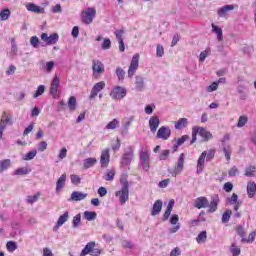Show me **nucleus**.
<instances>
[{"mask_svg": "<svg viewBox=\"0 0 256 256\" xmlns=\"http://www.w3.org/2000/svg\"><path fill=\"white\" fill-rule=\"evenodd\" d=\"M120 183L122 185L121 190L116 191V197H119V201L121 205H125L127 201H129V180H127V176H124L120 179Z\"/></svg>", "mask_w": 256, "mask_h": 256, "instance_id": "f257e3e1", "label": "nucleus"}, {"mask_svg": "<svg viewBox=\"0 0 256 256\" xmlns=\"http://www.w3.org/2000/svg\"><path fill=\"white\" fill-rule=\"evenodd\" d=\"M197 135H200L205 143L213 138V134L207 131V129L203 127H194L192 130V140L190 142L191 145L197 141Z\"/></svg>", "mask_w": 256, "mask_h": 256, "instance_id": "f03ea898", "label": "nucleus"}, {"mask_svg": "<svg viewBox=\"0 0 256 256\" xmlns=\"http://www.w3.org/2000/svg\"><path fill=\"white\" fill-rule=\"evenodd\" d=\"M99 256L101 255V249L95 248V241H91L87 243V245L83 248V250L80 253V256Z\"/></svg>", "mask_w": 256, "mask_h": 256, "instance_id": "7ed1b4c3", "label": "nucleus"}, {"mask_svg": "<svg viewBox=\"0 0 256 256\" xmlns=\"http://www.w3.org/2000/svg\"><path fill=\"white\" fill-rule=\"evenodd\" d=\"M95 15H97V10H95V8H87L82 11V23L91 25L95 19Z\"/></svg>", "mask_w": 256, "mask_h": 256, "instance_id": "20e7f679", "label": "nucleus"}, {"mask_svg": "<svg viewBox=\"0 0 256 256\" xmlns=\"http://www.w3.org/2000/svg\"><path fill=\"white\" fill-rule=\"evenodd\" d=\"M127 95V89L116 86L113 88V90L110 93V97L114 100H121Z\"/></svg>", "mask_w": 256, "mask_h": 256, "instance_id": "39448f33", "label": "nucleus"}, {"mask_svg": "<svg viewBox=\"0 0 256 256\" xmlns=\"http://www.w3.org/2000/svg\"><path fill=\"white\" fill-rule=\"evenodd\" d=\"M184 165H185V154L182 153V154H180V156L178 158V162H177L176 166L171 171L172 177H177V175H179V173H181V171H183Z\"/></svg>", "mask_w": 256, "mask_h": 256, "instance_id": "423d86ee", "label": "nucleus"}, {"mask_svg": "<svg viewBox=\"0 0 256 256\" xmlns=\"http://www.w3.org/2000/svg\"><path fill=\"white\" fill-rule=\"evenodd\" d=\"M139 69V54H135L132 57L129 69H128V77L131 79L133 75H135V72Z\"/></svg>", "mask_w": 256, "mask_h": 256, "instance_id": "0eeeda50", "label": "nucleus"}, {"mask_svg": "<svg viewBox=\"0 0 256 256\" xmlns=\"http://www.w3.org/2000/svg\"><path fill=\"white\" fill-rule=\"evenodd\" d=\"M171 137V129H169L167 126H161L158 129L156 139H163V141H167Z\"/></svg>", "mask_w": 256, "mask_h": 256, "instance_id": "6e6552de", "label": "nucleus"}, {"mask_svg": "<svg viewBox=\"0 0 256 256\" xmlns=\"http://www.w3.org/2000/svg\"><path fill=\"white\" fill-rule=\"evenodd\" d=\"M131 161H133V148L128 147V150L122 155L121 165H131Z\"/></svg>", "mask_w": 256, "mask_h": 256, "instance_id": "1a4fd4ad", "label": "nucleus"}, {"mask_svg": "<svg viewBox=\"0 0 256 256\" xmlns=\"http://www.w3.org/2000/svg\"><path fill=\"white\" fill-rule=\"evenodd\" d=\"M58 91H59V77L54 76L50 86V95L53 97V99H57V97H59Z\"/></svg>", "mask_w": 256, "mask_h": 256, "instance_id": "9d476101", "label": "nucleus"}, {"mask_svg": "<svg viewBox=\"0 0 256 256\" xmlns=\"http://www.w3.org/2000/svg\"><path fill=\"white\" fill-rule=\"evenodd\" d=\"M194 207L196 209H207V207H209V199H207V197L205 196H200L196 198L194 202Z\"/></svg>", "mask_w": 256, "mask_h": 256, "instance_id": "9b49d317", "label": "nucleus"}, {"mask_svg": "<svg viewBox=\"0 0 256 256\" xmlns=\"http://www.w3.org/2000/svg\"><path fill=\"white\" fill-rule=\"evenodd\" d=\"M103 89H105V81L96 83L91 90L89 99H95L99 92L103 91Z\"/></svg>", "mask_w": 256, "mask_h": 256, "instance_id": "f8f14e48", "label": "nucleus"}, {"mask_svg": "<svg viewBox=\"0 0 256 256\" xmlns=\"http://www.w3.org/2000/svg\"><path fill=\"white\" fill-rule=\"evenodd\" d=\"M111 161V155L109 154V148L102 151L100 156V163L102 168L109 167V162Z\"/></svg>", "mask_w": 256, "mask_h": 256, "instance_id": "ddd939ff", "label": "nucleus"}, {"mask_svg": "<svg viewBox=\"0 0 256 256\" xmlns=\"http://www.w3.org/2000/svg\"><path fill=\"white\" fill-rule=\"evenodd\" d=\"M161 121L159 120V116L154 115L149 119V127L151 133H157V129H159V125Z\"/></svg>", "mask_w": 256, "mask_h": 256, "instance_id": "4468645a", "label": "nucleus"}, {"mask_svg": "<svg viewBox=\"0 0 256 256\" xmlns=\"http://www.w3.org/2000/svg\"><path fill=\"white\" fill-rule=\"evenodd\" d=\"M219 195H214L211 197V201L208 205L209 209L207 210V213H215L217 211V207H219Z\"/></svg>", "mask_w": 256, "mask_h": 256, "instance_id": "2eb2a0df", "label": "nucleus"}, {"mask_svg": "<svg viewBox=\"0 0 256 256\" xmlns=\"http://www.w3.org/2000/svg\"><path fill=\"white\" fill-rule=\"evenodd\" d=\"M207 157V151H203L197 161V173H202L205 167V159Z\"/></svg>", "mask_w": 256, "mask_h": 256, "instance_id": "dca6fc26", "label": "nucleus"}, {"mask_svg": "<svg viewBox=\"0 0 256 256\" xmlns=\"http://www.w3.org/2000/svg\"><path fill=\"white\" fill-rule=\"evenodd\" d=\"M163 209V201L156 200L152 206L151 215L152 217H155L161 213V210Z\"/></svg>", "mask_w": 256, "mask_h": 256, "instance_id": "f3484780", "label": "nucleus"}, {"mask_svg": "<svg viewBox=\"0 0 256 256\" xmlns=\"http://www.w3.org/2000/svg\"><path fill=\"white\" fill-rule=\"evenodd\" d=\"M92 69L94 75H96V73L97 75H103V73H105V66L103 65V63H101V61H93Z\"/></svg>", "mask_w": 256, "mask_h": 256, "instance_id": "a211bd4d", "label": "nucleus"}, {"mask_svg": "<svg viewBox=\"0 0 256 256\" xmlns=\"http://www.w3.org/2000/svg\"><path fill=\"white\" fill-rule=\"evenodd\" d=\"M68 220H69V211H66L63 213V215L59 216L57 224L54 227V231H57V228L62 227V225L67 223Z\"/></svg>", "mask_w": 256, "mask_h": 256, "instance_id": "6ab92c4d", "label": "nucleus"}, {"mask_svg": "<svg viewBox=\"0 0 256 256\" xmlns=\"http://www.w3.org/2000/svg\"><path fill=\"white\" fill-rule=\"evenodd\" d=\"M233 9H235L234 5L222 6L220 9H218V17H227V13H229V11H233Z\"/></svg>", "mask_w": 256, "mask_h": 256, "instance_id": "aec40b11", "label": "nucleus"}, {"mask_svg": "<svg viewBox=\"0 0 256 256\" xmlns=\"http://www.w3.org/2000/svg\"><path fill=\"white\" fill-rule=\"evenodd\" d=\"M67 181V174H62L56 182V193H59L63 187H65V182Z\"/></svg>", "mask_w": 256, "mask_h": 256, "instance_id": "412c9836", "label": "nucleus"}, {"mask_svg": "<svg viewBox=\"0 0 256 256\" xmlns=\"http://www.w3.org/2000/svg\"><path fill=\"white\" fill-rule=\"evenodd\" d=\"M87 198V193L74 191L71 194L70 201H83V199Z\"/></svg>", "mask_w": 256, "mask_h": 256, "instance_id": "4be33fe9", "label": "nucleus"}, {"mask_svg": "<svg viewBox=\"0 0 256 256\" xmlns=\"http://www.w3.org/2000/svg\"><path fill=\"white\" fill-rule=\"evenodd\" d=\"M256 193V183L253 181L248 182L247 184V194L249 199H253Z\"/></svg>", "mask_w": 256, "mask_h": 256, "instance_id": "5701e85b", "label": "nucleus"}, {"mask_svg": "<svg viewBox=\"0 0 256 256\" xmlns=\"http://www.w3.org/2000/svg\"><path fill=\"white\" fill-rule=\"evenodd\" d=\"M135 79L136 91H143L145 89V79L142 76H136Z\"/></svg>", "mask_w": 256, "mask_h": 256, "instance_id": "b1692460", "label": "nucleus"}, {"mask_svg": "<svg viewBox=\"0 0 256 256\" xmlns=\"http://www.w3.org/2000/svg\"><path fill=\"white\" fill-rule=\"evenodd\" d=\"M27 9L28 11H30L31 13H45V8L37 6L36 4L30 3L27 5Z\"/></svg>", "mask_w": 256, "mask_h": 256, "instance_id": "393cba45", "label": "nucleus"}, {"mask_svg": "<svg viewBox=\"0 0 256 256\" xmlns=\"http://www.w3.org/2000/svg\"><path fill=\"white\" fill-rule=\"evenodd\" d=\"M97 163V158H86L83 161V169H91V167H94V165Z\"/></svg>", "mask_w": 256, "mask_h": 256, "instance_id": "a878e982", "label": "nucleus"}, {"mask_svg": "<svg viewBox=\"0 0 256 256\" xmlns=\"http://www.w3.org/2000/svg\"><path fill=\"white\" fill-rule=\"evenodd\" d=\"M245 91H247V88L245 86L239 85L237 87V93L239 95L240 101H245L247 99V92H245Z\"/></svg>", "mask_w": 256, "mask_h": 256, "instance_id": "bb28decb", "label": "nucleus"}, {"mask_svg": "<svg viewBox=\"0 0 256 256\" xmlns=\"http://www.w3.org/2000/svg\"><path fill=\"white\" fill-rule=\"evenodd\" d=\"M68 109L73 112L77 110V98L75 96H71L68 99Z\"/></svg>", "mask_w": 256, "mask_h": 256, "instance_id": "cd10ccee", "label": "nucleus"}, {"mask_svg": "<svg viewBox=\"0 0 256 256\" xmlns=\"http://www.w3.org/2000/svg\"><path fill=\"white\" fill-rule=\"evenodd\" d=\"M83 215L86 221H95L97 219V212L95 211H85Z\"/></svg>", "mask_w": 256, "mask_h": 256, "instance_id": "c85d7f7f", "label": "nucleus"}, {"mask_svg": "<svg viewBox=\"0 0 256 256\" xmlns=\"http://www.w3.org/2000/svg\"><path fill=\"white\" fill-rule=\"evenodd\" d=\"M11 167V159H4L0 161V173L7 171Z\"/></svg>", "mask_w": 256, "mask_h": 256, "instance_id": "c756f323", "label": "nucleus"}, {"mask_svg": "<svg viewBox=\"0 0 256 256\" xmlns=\"http://www.w3.org/2000/svg\"><path fill=\"white\" fill-rule=\"evenodd\" d=\"M212 31L216 33L218 41H223V30L219 26L212 24Z\"/></svg>", "mask_w": 256, "mask_h": 256, "instance_id": "7c9ffc66", "label": "nucleus"}, {"mask_svg": "<svg viewBox=\"0 0 256 256\" xmlns=\"http://www.w3.org/2000/svg\"><path fill=\"white\" fill-rule=\"evenodd\" d=\"M189 121L187 118H180L177 122H175V129H183V127H187Z\"/></svg>", "mask_w": 256, "mask_h": 256, "instance_id": "2f4dec72", "label": "nucleus"}, {"mask_svg": "<svg viewBox=\"0 0 256 256\" xmlns=\"http://www.w3.org/2000/svg\"><path fill=\"white\" fill-rule=\"evenodd\" d=\"M256 167L255 166H248L245 168V177H255Z\"/></svg>", "mask_w": 256, "mask_h": 256, "instance_id": "473e14b6", "label": "nucleus"}, {"mask_svg": "<svg viewBox=\"0 0 256 256\" xmlns=\"http://www.w3.org/2000/svg\"><path fill=\"white\" fill-rule=\"evenodd\" d=\"M9 17H11V10H9V8L3 9L0 12V20L1 21H7V19H9Z\"/></svg>", "mask_w": 256, "mask_h": 256, "instance_id": "72a5a7b5", "label": "nucleus"}, {"mask_svg": "<svg viewBox=\"0 0 256 256\" xmlns=\"http://www.w3.org/2000/svg\"><path fill=\"white\" fill-rule=\"evenodd\" d=\"M57 41H59V34L53 33L48 36V42L46 45H55V43H57Z\"/></svg>", "mask_w": 256, "mask_h": 256, "instance_id": "f704fd0d", "label": "nucleus"}, {"mask_svg": "<svg viewBox=\"0 0 256 256\" xmlns=\"http://www.w3.org/2000/svg\"><path fill=\"white\" fill-rule=\"evenodd\" d=\"M1 121H4L5 127H7V125H13V120L11 116L7 115V112H3Z\"/></svg>", "mask_w": 256, "mask_h": 256, "instance_id": "c9c22d12", "label": "nucleus"}, {"mask_svg": "<svg viewBox=\"0 0 256 256\" xmlns=\"http://www.w3.org/2000/svg\"><path fill=\"white\" fill-rule=\"evenodd\" d=\"M79 225H81V214H77L76 216L73 217L72 220V227L73 229L79 228Z\"/></svg>", "mask_w": 256, "mask_h": 256, "instance_id": "e433bc0d", "label": "nucleus"}, {"mask_svg": "<svg viewBox=\"0 0 256 256\" xmlns=\"http://www.w3.org/2000/svg\"><path fill=\"white\" fill-rule=\"evenodd\" d=\"M255 237H256V230L252 231L248 238H242L241 242L242 243H253L255 241Z\"/></svg>", "mask_w": 256, "mask_h": 256, "instance_id": "4c0bfd02", "label": "nucleus"}, {"mask_svg": "<svg viewBox=\"0 0 256 256\" xmlns=\"http://www.w3.org/2000/svg\"><path fill=\"white\" fill-rule=\"evenodd\" d=\"M197 243H205L207 241V231H202L198 234L196 238Z\"/></svg>", "mask_w": 256, "mask_h": 256, "instance_id": "58836bf2", "label": "nucleus"}, {"mask_svg": "<svg viewBox=\"0 0 256 256\" xmlns=\"http://www.w3.org/2000/svg\"><path fill=\"white\" fill-rule=\"evenodd\" d=\"M6 249H7V251H9V253H13V251H16V249H17V242L8 241L6 243Z\"/></svg>", "mask_w": 256, "mask_h": 256, "instance_id": "ea45409f", "label": "nucleus"}, {"mask_svg": "<svg viewBox=\"0 0 256 256\" xmlns=\"http://www.w3.org/2000/svg\"><path fill=\"white\" fill-rule=\"evenodd\" d=\"M222 147H223V153L227 161H231V146H226L225 144H222Z\"/></svg>", "mask_w": 256, "mask_h": 256, "instance_id": "a19ab883", "label": "nucleus"}, {"mask_svg": "<svg viewBox=\"0 0 256 256\" xmlns=\"http://www.w3.org/2000/svg\"><path fill=\"white\" fill-rule=\"evenodd\" d=\"M230 252L232 253V256H239L241 255V248H237V244L232 243Z\"/></svg>", "mask_w": 256, "mask_h": 256, "instance_id": "79ce46f5", "label": "nucleus"}, {"mask_svg": "<svg viewBox=\"0 0 256 256\" xmlns=\"http://www.w3.org/2000/svg\"><path fill=\"white\" fill-rule=\"evenodd\" d=\"M231 215H233V212L231 210H226L222 214V223H229V219H231Z\"/></svg>", "mask_w": 256, "mask_h": 256, "instance_id": "37998d69", "label": "nucleus"}, {"mask_svg": "<svg viewBox=\"0 0 256 256\" xmlns=\"http://www.w3.org/2000/svg\"><path fill=\"white\" fill-rule=\"evenodd\" d=\"M43 93H45V85H40L38 86L36 92L34 93L33 98L37 99V97H41Z\"/></svg>", "mask_w": 256, "mask_h": 256, "instance_id": "c03bdc74", "label": "nucleus"}, {"mask_svg": "<svg viewBox=\"0 0 256 256\" xmlns=\"http://www.w3.org/2000/svg\"><path fill=\"white\" fill-rule=\"evenodd\" d=\"M169 155H171L170 150H163L159 155V161H167V159H169Z\"/></svg>", "mask_w": 256, "mask_h": 256, "instance_id": "a18cd8bd", "label": "nucleus"}, {"mask_svg": "<svg viewBox=\"0 0 256 256\" xmlns=\"http://www.w3.org/2000/svg\"><path fill=\"white\" fill-rule=\"evenodd\" d=\"M39 197H41V193H37L34 196H27V203H30L31 205H33V203H35L36 201H38Z\"/></svg>", "mask_w": 256, "mask_h": 256, "instance_id": "49530a36", "label": "nucleus"}, {"mask_svg": "<svg viewBox=\"0 0 256 256\" xmlns=\"http://www.w3.org/2000/svg\"><path fill=\"white\" fill-rule=\"evenodd\" d=\"M116 75L118 77V81H124L125 80V72L123 71V68L118 67L116 69Z\"/></svg>", "mask_w": 256, "mask_h": 256, "instance_id": "de8ad7c7", "label": "nucleus"}, {"mask_svg": "<svg viewBox=\"0 0 256 256\" xmlns=\"http://www.w3.org/2000/svg\"><path fill=\"white\" fill-rule=\"evenodd\" d=\"M70 179L72 185H81V177H79V175L72 174Z\"/></svg>", "mask_w": 256, "mask_h": 256, "instance_id": "09e8293b", "label": "nucleus"}, {"mask_svg": "<svg viewBox=\"0 0 256 256\" xmlns=\"http://www.w3.org/2000/svg\"><path fill=\"white\" fill-rule=\"evenodd\" d=\"M37 156V150H33V151H30L28 152L24 159L25 161H31L32 159H35V157Z\"/></svg>", "mask_w": 256, "mask_h": 256, "instance_id": "8fccbe9b", "label": "nucleus"}, {"mask_svg": "<svg viewBox=\"0 0 256 256\" xmlns=\"http://www.w3.org/2000/svg\"><path fill=\"white\" fill-rule=\"evenodd\" d=\"M15 175H29V169L26 167L18 168L14 172Z\"/></svg>", "mask_w": 256, "mask_h": 256, "instance_id": "3c124183", "label": "nucleus"}, {"mask_svg": "<svg viewBox=\"0 0 256 256\" xmlns=\"http://www.w3.org/2000/svg\"><path fill=\"white\" fill-rule=\"evenodd\" d=\"M247 121L248 119L246 116H240L238 119L237 127H245V125H247Z\"/></svg>", "mask_w": 256, "mask_h": 256, "instance_id": "603ef678", "label": "nucleus"}, {"mask_svg": "<svg viewBox=\"0 0 256 256\" xmlns=\"http://www.w3.org/2000/svg\"><path fill=\"white\" fill-rule=\"evenodd\" d=\"M217 89H219V82L215 81L207 87V92L213 93V91H217Z\"/></svg>", "mask_w": 256, "mask_h": 256, "instance_id": "864d4df0", "label": "nucleus"}, {"mask_svg": "<svg viewBox=\"0 0 256 256\" xmlns=\"http://www.w3.org/2000/svg\"><path fill=\"white\" fill-rule=\"evenodd\" d=\"M30 44L32 45V47H34V49H37L39 47V37L32 36L30 38Z\"/></svg>", "mask_w": 256, "mask_h": 256, "instance_id": "5fc2aeb1", "label": "nucleus"}, {"mask_svg": "<svg viewBox=\"0 0 256 256\" xmlns=\"http://www.w3.org/2000/svg\"><path fill=\"white\" fill-rule=\"evenodd\" d=\"M104 179H105L106 181H113V179H115V171H113V170H108L107 173H106V175H105V177H104Z\"/></svg>", "mask_w": 256, "mask_h": 256, "instance_id": "6e6d98bb", "label": "nucleus"}, {"mask_svg": "<svg viewBox=\"0 0 256 256\" xmlns=\"http://www.w3.org/2000/svg\"><path fill=\"white\" fill-rule=\"evenodd\" d=\"M117 125H119V120L113 119L107 124L106 129H117Z\"/></svg>", "mask_w": 256, "mask_h": 256, "instance_id": "4d7b16f0", "label": "nucleus"}, {"mask_svg": "<svg viewBox=\"0 0 256 256\" xmlns=\"http://www.w3.org/2000/svg\"><path fill=\"white\" fill-rule=\"evenodd\" d=\"M102 49L107 51V49H111V40L109 38H105L102 43Z\"/></svg>", "mask_w": 256, "mask_h": 256, "instance_id": "13d9d810", "label": "nucleus"}, {"mask_svg": "<svg viewBox=\"0 0 256 256\" xmlns=\"http://www.w3.org/2000/svg\"><path fill=\"white\" fill-rule=\"evenodd\" d=\"M229 177H236V175H239V168L237 166H233L229 171H228Z\"/></svg>", "mask_w": 256, "mask_h": 256, "instance_id": "bf43d9fd", "label": "nucleus"}, {"mask_svg": "<svg viewBox=\"0 0 256 256\" xmlns=\"http://www.w3.org/2000/svg\"><path fill=\"white\" fill-rule=\"evenodd\" d=\"M165 55V50L163 49L162 45H157L156 48V57H163Z\"/></svg>", "mask_w": 256, "mask_h": 256, "instance_id": "052dcab7", "label": "nucleus"}, {"mask_svg": "<svg viewBox=\"0 0 256 256\" xmlns=\"http://www.w3.org/2000/svg\"><path fill=\"white\" fill-rule=\"evenodd\" d=\"M190 137L189 135H183L181 138H179L176 143L181 147L185 143V141H189Z\"/></svg>", "mask_w": 256, "mask_h": 256, "instance_id": "680f3d73", "label": "nucleus"}, {"mask_svg": "<svg viewBox=\"0 0 256 256\" xmlns=\"http://www.w3.org/2000/svg\"><path fill=\"white\" fill-rule=\"evenodd\" d=\"M145 161H149V153L147 152H140V163H143Z\"/></svg>", "mask_w": 256, "mask_h": 256, "instance_id": "e2e57ef3", "label": "nucleus"}, {"mask_svg": "<svg viewBox=\"0 0 256 256\" xmlns=\"http://www.w3.org/2000/svg\"><path fill=\"white\" fill-rule=\"evenodd\" d=\"M224 191H226V193H231L233 191V183L231 182H226L224 184V187H223Z\"/></svg>", "mask_w": 256, "mask_h": 256, "instance_id": "0e129e2a", "label": "nucleus"}, {"mask_svg": "<svg viewBox=\"0 0 256 256\" xmlns=\"http://www.w3.org/2000/svg\"><path fill=\"white\" fill-rule=\"evenodd\" d=\"M215 158V150H209L206 154V161H211Z\"/></svg>", "mask_w": 256, "mask_h": 256, "instance_id": "69168bd1", "label": "nucleus"}, {"mask_svg": "<svg viewBox=\"0 0 256 256\" xmlns=\"http://www.w3.org/2000/svg\"><path fill=\"white\" fill-rule=\"evenodd\" d=\"M170 223L171 225H176L177 223H179V215L173 214L170 218Z\"/></svg>", "mask_w": 256, "mask_h": 256, "instance_id": "338daca9", "label": "nucleus"}, {"mask_svg": "<svg viewBox=\"0 0 256 256\" xmlns=\"http://www.w3.org/2000/svg\"><path fill=\"white\" fill-rule=\"evenodd\" d=\"M179 255H181V249H179V247L174 248L170 252V256H179Z\"/></svg>", "mask_w": 256, "mask_h": 256, "instance_id": "774afa93", "label": "nucleus"}]
</instances>
